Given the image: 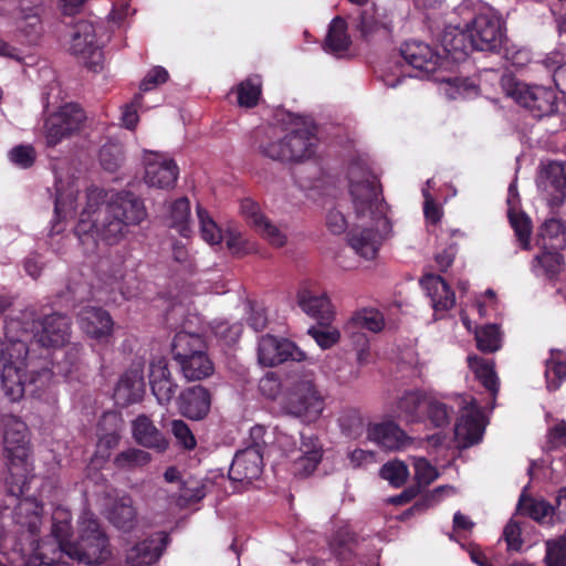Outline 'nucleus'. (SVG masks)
I'll use <instances>...</instances> for the list:
<instances>
[{
  "label": "nucleus",
  "instance_id": "obj_62",
  "mask_svg": "<svg viewBox=\"0 0 566 566\" xmlns=\"http://www.w3.org/2000/svg\"><path fill=\"white\" fill-rule=\"evenodd\" d=\"M240 212L242 217L252 226L258 228L264 220L265 216L261 212L259 205L250 198L243 199L240 203Z\"/></svg>",
  "mask_w": 566,
  "mask_h": 566
},
{
  "label": "nucleus",
  "instance_id": "obj_35",
  "mask_svg": "<svg viewBox=\"0 0 566 566\" xmlns=\"http://www.w3.org/2000/svg\"><path fill=\"white\" fill-rule=\"evenodd\" d=\"M536 244L542 250H563L566 247L565 226L554 218L546 220L539 229Z\"/></svg>",
  "mask_w": 566,
  "mask_h": 566
},
{
  "label": "nucleus",
  "instance_id": "obj_22",
  "mask_svg": "<svg viewBox=\"0 0 566 566\" xmlns=\"http://www.w3.org/2000/svg\"><path fill=\"white\" fill-rule=\"evenodd\" d=\"M367 439L386 450H399L406 446L408 437L394 421L368 422Z\"/></svg>",
  "mask_w": 566,
  "mask_h": 566
},
{
  "label": "nucleus",
  "instance_id": "obj_18",
  "mask_svg": "<svg viewBox=\"0 0 566 566\" xmlns=\"http://www.w3.org/2000/svg\"><path fill=\"white\" fill-rule=\"evenodd\" d=\"M293 462L294 473L305 476L314 472L323 457V448L314 436L301 434V444L296 450L287 451Z\"/></svg>",
  "mask_w": 566,
  "mask_h": 566
},
{
  "label": "nucleus",
  "instance_id": "obj_42",
  "mask_svg": "<svg viewBox=\"0 0 566 566\" xmlns=\"http://www.w3.org/2000/svg\"><path fill=\"white\" fill-rule=\"evenodd\" d=\"M109 521L118 530L129 532L136 524V510L130 497H122L115 502L111 512Z\"/></svg>",
  "mask_w": 566,
  "mask_h": 566
},
{
  "label": "nucleus",
  "instance_id": "obj_50",
  "mask_svg": "<svg viewBox=\"0 0 566 566\" xmlns=\"http://www.w3.org/2000/svg\"><path fill=\"white\" fill-rule=\"evenodd\" d=\"M542 63L552 73L556 87L566 95V62L563 54L558 51L552 52Z\"/></svg>",
  "mask_w": 566,
  "mask_h": 566
},
{
  "label": "nucleus",
  "instance_id": "obj_60",
  "mask_svg": "<svg viewBox=\"0 0 566 566\" xmlns=\"http://www.w3.org/2000/svg\"><path fill=\"white\" fill-rule=\"evenodd\" d=\"M255 230L274 247H283L286 243L285 233L268 218Z\"/></svg>",
  "mask_w": 566,
  "mask_h": 566
},
{
  "label": "nucleus",
  "instance_id": "obj_33",
  "mask_svg": "<svg viewBox=\"0 0 566 566\" xmlns=\"http://www.w3.org/2000/svg\"><path fill=\"white\" fill-rule=\"evenodd\" d=\"M133 434L136 441L146 448L164 451L168 446L161 432L145 415L137 417V419L133 422Z\"/></svg>",
  "mask_w": 566,
  "mask_h": 566
},
{
  "label": "nucleus",
  "instance_id": "obj_24",
  "mask_svg": "<svg viewBox=\"0 0 566 566\" xmlns=\"http://www.w3.org/2000/svg\"><path fill=\"white\" fill-rule=\"evenodd\" d=\"M149 384L153 395L161 406L175 397L178 385L172 380L165 359L153 360L149 366Z\"/></svg>",
  "mask_w": 566,
  "mask_h": 566
},
{
  "label": "nucleus",
  "instance_id": "obj_55",
  "mask_svg": "<svg viewBox=\"0 0 566 566\" xmlns=\"http://www.w3.org/2000/svg\"><path fill=\"white\" fill-rule=\"evenodd\" d=\"M409 475L407 465L398 460L385 463L380 469V476L391 485L401 486Z\"/></svg>",
  "mask_w": 566,
  "mask_h": 566
},
{
  "label": "nucleus",
  "instance_id": "obj_14",
  "mask_svg": "<svg viewBox=\"0 0 566 566\" xmlns=\"http://www.w3.org/2000/svg\"><path fill=\"white\" fill-rule=\"evenodd\" d=\"M70 50L81 56L85 64L94 72L102 67L103 53L96 40V29L88 21H78L71 35Z\"/></svg>",
  "mask_w": 566,
  "mask_h": 566
},
{
  "label": "nucleus",
  "instance_id": "obj_7",
  "mask_svg": "<svg viewBox=\"0 0 566 566\" xmlns=\"http://www.w3.org/2000/svg\"><path fill=\"white\" fill-rule=\"evenodd\" d=\"M78 536L65 547V555L86 565H99L111 556L108 538L98 520L90 511L78 517Z\"/></svg>",
  "mask_w": 566,
  "mask_h": 566
},
{
  "label": "nucleus",
  "instance_id": "obj_8",
  "mask_svg": "<svg viewBox=\"0 0 566 566\" xmlns=\"http://www.w3.org/2000/svg\"><path fill=\"white\" fill-rule=\"evenodd\" d=\"M9 319H19L22 324L15 338H23L25 342L30 334H33L36 342L43 347L60 348L64 346L71 337V322L69 317L62 314H52L44 317L41 328L34 333L36 327L34 313L27 310L19 317H10Z\"/></svg>",
  "mask_w": 566,
  "mask_h": 566
},
{
  "label": "nucleus",
  "instance_id": "obj_48",
  "mask_svg": "<svg viewBox=\"0 0 566 566\" xmlns=\"http://www.w3.org/2000/svg\"><path fill=\"white\" fill-rule=\"evenodd\" d=\"M517 510L537 522H543L553 514V507L543 500L521 495Z\"/></svg>",
  "mask_w": 566,
  "mask_h": 566
},
{
  "label": "nucleus",
  "instance_id": "obj_32",
  "mask_svg": "<svg viewBox=\"0 0 566 566\" xmlns=\"http://www.w3.org/2000/svg\"><path fill=\"white\" fill-rule=\"evenodd\" d=\"M202 353H206V343L198 333L182 329L175 335L172 356L177 363Z\"/></svg>",
  "mask_w": 566,
  "mask_h": 566
},
{
  "label": "nucleus",
  "instance_id": "obj_16",
  "mask_svg": "<svg viewBox=\"0 0 566 566\" xmlns=\"http://www.w3.org/2000/svg\"><path fill=\"white\" fill-rule=\"evenodd\" d=\"M485 428L484 416L473 398L465 400L461 416L455 423L454 437L459 447L468 448L481 441Z\"/></svg>",
  "mask_w": 566,
  "mask_h": 566
},
{
  "label": "nucleus",
  "instance_id": "obj_23",
  "mask_svg": "<svg viewBox=\"0 0 566 566\" xmlns=\"http://www.w3.org/2000/svg\"><path fill=\"white\" fill-rule=\"evenodd\" d=\"M177 405L180 413L192 420L205 418L211 406V396L202 386H193L180 392Z\"/></svg>",
  "mask_w": 566,
  "mask_h": 566
},
{
  "label": "nucleus",
  "instance_id": "obj_38",
  "mask_svg": "<svg viewBox=\"0 0 566 566\" xmlns=\"http://www.w3.org/2000/svg\"><path fill=\"white\" fill-rule=\"evenodd\" d=\"M439 92L448 99L469 98L478 94L476 85L464 77H441L437 76Z\"/></svg>",
  "mask_w": 566,
  "mask_h": 566
},
{
  "label": "nucleus",
  "instance_id": "obj_63",
  "mask_svg": "<svg viewBox=\"0 0 566 566\" xmlns=\"http://www.w3.org/2000/svg\"><path fill=\"white\" fill-rule=\"evenodd\" d=\"M171 431L179 444L185 449L191 450L196 447V439L187 423L182 420H174L171 422Z\"/></svg>",
  "mask_w": 566,
  "mask_h": 566
},
{
  "label": "nucleus",
  "instance_id": "obj_59",
  "mask_svg": "<svg viewBox=\"0 0 566 566\" xmlns=\"http://www.w3.org/2000/svg\"><path fill=\"white\" fill-rule=\"evenodd\" d=\"M413 468L419 484L429 485L438 478L437 469L424 458H413Z\"/></svg>",
  "mask_w": 566,
  "mask_h": 566
},
{
  "label": "nucleus",
  "instance_id": "obj_26",
  "mask_svg": "<svg viewBox=\"0 0 566 566\" xmlns=\"http://www.w3.org/2000/svg\"><path fill=\"white\" fill-rule=\"evenodd\" d=\"M538 187L546 192L553 203H559L566 198V170L558 161L544 166L538 180Z\"/></svg>",
  "mask_w": 566,
  "mask_h": 566
},
{
  "label": "nucleus",
  "instance_id": "obj_1",
  "mask_svg": "<svg viewBox=\"0 0 566 566\" xmlns=\"http://www.w3.org/2000/svg\"><path fill=\"white\" fill-rule=\"evenodd\" d=\"M84 199L74 232L86 252H94L99 241L108 245L119 243L130 227L147 218L143 200L129 191L114 193L106 200L102 189L90 188Z\"/></svg>",
  "mask_w": 566,
  "mask_h": 566
},
{
  "label": "nucleus",
  "instance_id": "obj_53",
  "mask_svg": "<svg viewBox=\"0 0 566 566\" xmlns=\"http://www.w3.org/2000/svg\"><path fill=\"white\" fill-rule=\"evenodd\" d=\"M197 216L201 238L210 245L219 244L222 241V234L214 220L201 206H197Z\"/></svg>",
  "mask_w": 566,
  "mask_h": 566
},
{
  "label": "nucleus",
  "instance_id": "obj_15",
  "mask_svg": "<svg viewBox=\"0 0 566 566\" xmlns=\"http://www.w3.org/2000/svg\"><path fill=\"white\" fill-rule=\"evenodd\" d=\"M258 359L263 366L273 367L289 359L305 361L308 357L293 342L272 335L262 336L258 346Z\"/></svg>",
  "mask_w": 566,
  "mask_h": 566
},
{
  "label": "nucleus",
  "instance_id": "obj_28",
  "mask_svg": "<svg viewBox=\"0 0 566 566\" xmlns=\"http://www.w3.org/2000/svg\"><path fill=\"white\" fill-rule=\"evenodd\" d=\"M420 284L431 300L436 312H446L454 306L455 294L440 275L427 274L421 279Z\"/></svg>",
  "mask_w": 566,
  "mask_h": 566
},
{
  "label": "nucleus",
  "instance_id": "obj_30",
  "mask_svg": "<svg viewBox=\"0 0 566 566\" xmlns=\"http://www.w3.org/2000/svg\"><path fill=\"white\" fill-rule=\"evenodd\" d=\"M55 214L65 219L72 217L77 208L78 186L74 178H64L62 172H56L55 182Z\"/></svg>",
  "mask_w": 566,
  "mask_h": 566
},
{
  "label": "nucleus",
  "instance_id": "obj_11",
  "mask_svg": "<svg viewBox=\"0 0 566 566\" xmlns=\"http://www.w3.org/2000/svg\"><path fill=\"white\" fill-rule=\"evenodd\" d=\"M282 409L286 415L310 424L321 418L325 409V400L316 385L311 379H304L295 382L290 389Z\"/></svg>",
  "mask_w": 566,
  "mask_h": 566
},
{
  "label": "nucleus",
  "instance_id": "obj_61",
  "mask_svg": "<svg viewBox=\"0 0 566 566\" xmlns=\"http://www.w3.org/2000/svg\"><path fill=\"white\" fill-rule=\"evenodd\" d=\"M510 221L512 228L518 241L522 243L524 249H528L530 235H531V222L525 214H512L510 213Z\"/></svg>",
  "mask_w": 566,
  "mask_h": 566
},
{
  "label": "nucleus",
  "instance_id": "obj_10",
  "mask_svg": "<svg viewBox=\"0 0 566 566\" xmlns=\"http://www.w3.org/2000/svg\"><path fill=\"white\" fill-rule=\"evenodd\" d=\"M470 45L479 51L497 52L505 41L504 22L490 7L474 10V17L465 22Z\"/></svg>",
  "mask_w": 566,
  "mask_h": 566
},
{
  "label": "nucleus",
  "instance_id": "obj_51",
  "mask_svg": "<svg viewBox=\"0 0 566 566\" xmlns=\"http://www.w3.org/2000/svg\"><path fill=\"white\" fill-rule=\"evenodd\" d=\"M261 95V80L259 76H250L238 86V103L243 107H254Z\"/></svg>",
  "mask_w": 566,
  "mask_h": 566
},
{
  "label": "nucleus",
  "instance_id": "obj_37",
  "mask_svg": "<svg viewBox=\"0 0 566 566\" xmlns=\"http://www.w3.org/2000/svg\"><path fill=\"white\" fill-rule=\"evenodd\" d=\"M385 326L382 314L375 308H364L356 312L346 324V332L349 335L353 333H361L360 329H367L373 333L380 332Z\"/></svg>",
  "mask_w": 566,
  "mask_h": 566
},
{
  "label": "nucleus",
  "instance_id": "obj_9",
  "mask_svg": "<svg viewBox=\"0 0 566 566\" xmlns=\"http://www.w3.org/2000/svg\"><path fill=\"white\" fill-rule=\"evenodd\" d=\"M501 86L506 96L528 109L534 117L548 116L557 109L556 94L549 87L530 85L509 74L501 77Z\"/></svg>",
  "mask_w": 566,
  "mask_h": 566
},
{
  "label": "nucleus",
  "instance_id": "obj_5",
  "mask_svg": "<svg viewBox=\"0 0 566 566\" xmlns=\"http://www.w3.org/2000/svg\"><path fill=\"white\" fill-rule=\"evenodd\" d=\"M2 422L3 443L9 462V478L6 483L9 494L18 497L28 490L29 475L32 471L29 463L27 426L14 416H4Z\"/></svg>",
  "mask_w": 566,
  "mask_h": 566
},
{
  "label": "nucleus",
  "instance_id": "obj_4",
  "mask_svg": "<svg viewBox=\"0 0 566 566\" xmlns=\"http://www.w3.org/2000/svg\"><path fill=\"white\" fill-rule=\"evenodd\" d=\"M21 324L19 319H8L4 325L6 339L0 338L1 387L11 401L22 398L28 386L31 387L36 382L44 385L54 373L49 369H42L38 373L32 371L30 381L27 384L24 369L29 348L23 338H15V332H18Z\"/></svg>",
  "mask_w": 566,
  "mask_h": 566
},
{
  "label": "nucleus",
  "instance_id": "obj_39",
  "mask_svg": "<svg viewBox=\"0 0 566 566\" xmlns=\"http://www.w3.org/2000/svg\"><path fill=\"white\" fill-rule=\"evenodd\" d=\"M178 364L184 377L188 381L201 380L211 376L214 371V366L207 353L195 355Z\"/></svg>",
  "mask_w": 566,
  "mask_h": 566
},
{
  "label": "nucleus",
  "instance_id": "obj_54",
  "mask_svg": "<svg viewBox=\"0 0 566 566\" xmlns=\"http://www.w3.org/2000/svg\"><path fill=\"white\" fill-rule=\"evenodd\" d=\"M478 348L482 352L493 353L501 347V335L495 325H486L475 331Z\"/></svg>",
  "mask_w": 566,
  "mask_h": 566
},
{
  "label": "nucleus",
  "instance_id": "obj_45",
  "mask_svg": "<svg viewBox=\"0 0 566 566\" xmlns=\"http://www.w3.org/2000/svg\"><path fill=\"white\" fill-rule=\"evenodd\" d=\"M559 251L560 250H543L541 254L536 255L532 265L534 273L547 276L557 274L563 266V256Z\"/></svg>",
  "mask_w": 566,
  "mask_h": 566
},
{
  "label": "nucleus",
  "instance_id": "obj_31",
  "mask_svg": "<svg viewBox=\"0 0 566 566\" xmlns=\"http://www.w3.org/2000/svg\"><path fill=\"white\" fill-rule=\"evenodd\" d=\"M297 303L304 313L322 323L329 322L333 317V307L325 293L317 294L303 287L297 293Z\"/></svg>",
  "mask_w": 566,
  "mask_h": 566
},
{
  "label": "nucleus",
  "instance_id": "obj_20",
  "mask_svg": "<svg viewBox=\"0 0 566 566\" xmlns=\"http://www.w3.org/2000/svg\"><path fill=\"white\" fill-rule=\"evenodd\" d=\"M168 543V535L158 532L137 543L126 554L129 566H148L157 562Z\"/></svg>",
  "mask_w": 566,
  "mask_h": 566
},
{
  "label": "nucleus",
  "instance_id": "obj_19",
  "mask_svg": "<svg viewBox=\"0 0 566 566\" xmlns=\"http://www.w3.org/2000/svg\"><path fill=\"white\" fill-rule=\"evenodd\" d=\"M400 55L415 70L429 74L441 65V59L431 46L420 41H408L400 48Z\"/></svg>",
  "mask_w": 566,
  "mask_h": 566
},
{
  "label": "nucleus",
  "instance_id": "obj_27",
  "mask_svg": "<svg viewBox=\"0 0 566 566\" xmlns=\"http://www.w3.org/2000/svg\"><path fill=\"white\" fill-rule=\"evenodd\" d=\"M429 396L421 390H405L391 407L392 416L407 422H421Z\"/></svg>",
  "mask_w": 566,
  "mask_h": 566
},
{
  "label": "nucleus",
  "instance_id": "obj_36",
  "mask_svg": "<svg viewBox=\"0 0 566 566\" xmlns=\"http://www.w3.org/2000/svg\"><path fill=\"white\" fill-rule=\"evenodd\" d=\"M468 38L469 33L465 24L447 28L441 38V43L448 56L455 61L464 59L468 55L469 46H471L467 42Z\"/></svg>",
  "mask_w": 566,
  "mask_h": 566
},
{
  "label": "nucleus",
  "instance_id": "obj_17",
  "mask_svg": "<svg viewBox=\"0 0 566 566\" xmlns=\"http://www.w3.org/2000/svg\"><path fill=\"white\" fill-rule=\"evenodd\" d=\"M179 169L176 163L164 154L149 153L145 157V182L150 187L168 189L175 186Z\"/></svg>",
  "mask_w": 566,
  "mask_h": 566
},
{
  "label": "nucleus",
  "instance_id": "obj_47",
  "mask_svg": "<svg viewBox=\"0 0 566 566\" xmlns=\"http://www.w3.org/2000/svg\"><path fill=\"white\" fill-rule=\"evenodd\" d=\"M151 457L148 452L129 448L119 452L114 459V465L119 470H134L148 464Z\"/></svg>",
  "mask_w": 566,
  "mask_h": 566
},
{
  "label": "nucleus",
  "instance_id": "obj_6",
  "mask_svg": "<svg viewBox=\"0 0 566 566\" xmlns=\"http://www.w3.org/2000/svg\"><path fill=\"white\" fill-rule=\"evenodd\" d=\"M317 147V137L313 126L296 120L284 137H269L261 142V155L279 161H301L311 158Z\"/></svg>",
  "mask_w": 566,
  "mask_h": 566
},
{
  "label": "nucleus",
  "instance_id": "obj_46",
  "mask_svg": "<svg viewBox=\"0 0 566 566\" xmlns=\"http://www.w3.org/2000/svg\"><path fill=\"white\" fill-rule=\"evenodd\" d=\"M338 423L343 433L353 439L359 438L367 428L361 412L353 408L342 411Z\"/></svg>",
  "mask_w": 566,
  "mask_h": 566
},
{
  "label": "nucleus",
  "instance_id": "obj_44",
  "mask_svg": "<svg viewBox=\"0 0 566 566\" xmlns=\"http://www.w3.org/2000/svg\"><path fill=\"white\" fill-rule=\"evenodd\" d=\"M545 378L549 390L558 389L566 379V360L562 352L552 350L551 357L546 360Z\"/></svg>",
  "mask_w": 566,
  "mask_h": 566
},
{
  "label": "nucleus",
  "instance_id": "obj_41",
  "mask_svg": "<svg viewBox=\"0 0 566 566\" xmlns=\"http://www.w3.org/2000/svg\"><path fill=\"white\" fill-rule=\"evenodd\" d=\"M206 496V486L202 482L189 479L182 482L178 495L168 499V509L185 507L190 503L200 501Z\"/></svg>",
  "mask_w": 566,
  "mask_h": 566
},
{
  "label": "nucleus",
  "instance_id": "obj_29",
  "mask_svg": "<svg viewBox=\"0 0 566 566\" xmlns=\"http://www.w3.org/2000/svg\"><path fill=\"white\" fill-rule=\"evenodd\" d=\"M357 28L366 40L385 39L391 33V19L386 11L371 7L361 12Z\"/></svg>",
  "mask_w": 566,
  "mask_h": 566
},
{
  "label": "nucleus",
  "instance_id": "obj_3",
  "mask_svg": "<svg viewBox=\"0 0 566 566\" xmlns=\"http://www.w3.org/2000/svg\"><path fill=\"white\" fill-rule=\"evenodd\" d=\"M41 505L32 497L20 500L15 509V521L22 527H27V541H29L30 552L40 565L51 566L61 560L65 555V547L74 542L70 541L72 534L71 512L63 507H57L53 513L52 535L54 543H40L35 536L41 525Z\"/></svg>",
  "mask_w": 566,
  "mask_h": 566
},
{
  "label": "nucleus",
  "instance_id": "obj_64",
  "mask_svg": "<svg viewBox=\"0 0 566 566\" xmlns=\"http://www.w3.org/2000/svg\"><path fill=\"white\" fill-rule=\"evenodd\" d=\"M308 334L315 339L322 349L331 348L339 340L340 337L339 332L335 328L319 329L312 327L308 329Z\"/></svg>",
  "mask_w": 566,
  "mask_h": 566
},
{
  "label": "nucleus",
  "instance_id": "obj_25",
  "mask_svg": "<svg viewBox=\"0 0 566 566\" xmlns=\"http://www.w3.org/2000/svg\"><path fill=\"white\" fill-rule=\"evenodd\" d=\"M81 329L90 337L104 340L112 335L113 321L111 315L99 307L86 306L78 314Z\"/></svg>",
  "mask_w": 566,
  "mask_h": 566
},
{
  "label": "nucleus",
  "instance_id": "obj_40",
  "mask_svg": "<svg viewBox=\"0 0 566 566\" xmlns=\"http://www.w3.org/2000/svg\"><path fill=\"white\" fill-rule=\"evenodd\" d=\"M349 45L350 38L347 34V23L340 17H336L331 22L325 39V50L334 54H340L347 51Z\"/></svg>",
  "mask_w": 566,
  "mask_h": 566
},
{
  "label": "nucleus",
  "instance_id": "obj_2",
  "mask_svg": "<svg viewBox=\"0 0 566 566\" xmlns=\"http://www.w3.org/2000/svg\"><path fill=\"white\" fill-rule=\"evenodd\" d=\"M348 179L353 208L361 228L349 233L348 242L357 254L370 260L376 256L381 240L391 229L386 216L387 207L380 197L377 178L369 170L353 164Z\"/></svg>",
  "mask_w": 566,
  "mask_h": 566
},
{
  "label": "nucleus",
  "instance_id": "obj_57",
  "mask_svg": "<svg viewBox=\"0 0 566 566\" xmlns=\"http://www.w3.org/2000/svg\"><path fill=\"white\" fill-rule=\"evenodd\" d=\"M8 157L13 165L27 169L34 164L36 153L31 145H18L9 150Z\"/></svg>",
  "mask_w": 566,
  "mask_h": 566
},
{
  "label": "nucleus",
  "instance_id": "obj_52",
  "mask_svg": "<svg viewBox=\"0 0 566 566\" xmlns=\"http://www.w3.org/2000/svg\"><path fill=\"white\" fill-rule=\"evenodd\" d=\"M99 163L102 167L109 171H116L124 163L123 146L116 142H108L99 150Z\"/></svg>",
  "mask_w": 566,
  "mask_h": 566
},
{
  "label": "nucleus",
  "instance_id": "obj_12",
  "mask_svg": "<svg viewBox=\"0 0 566 566\" xmlns=\"http://www.w3.org/2000/svg\"><path fill=\"white\" fill-rule=\"evenodd\" d=\"M266 430L262 426L251 429L250 438L252 443L245 449L238 451L229 469L231 481L242 484H250L259 479L263 470V454L266 447Z\"/></svg>",
  "mask_w": 566,
  "mask_h": 566
},
{
  "label": "nucleus",
  "instance_id": "obj_21",
  "mask_svg": "<svg viewBox=\"0 0 566 566\" xmlns=\"http://www.w3.org/2000/svg\"><path fill=\"white\" fill-rule=\"evenodd\" d=\"M144 395V373L139 366H135L124 373L114 390L115 402L120 407H126L132 403L139 402Z\"/></svg>",
  "mask_w": 566,
  "mask_h": 566
},
{
  "label": "nucleus",
  "instance_id": "obj_49",
  "mask_svg": "<svg viewBox=\"0 0 566 566\" xmlns=\"http://www.w3.org/2000/svg\"><path fill=\"white\" fill-rule=\"evenodd\" d=\"M424 411L430 422L437 428L448 426L453 413V410L446 402L433 396L427 398Z\"/></svg>",
  "mask_w": 566,
  "mask_h": 566
},
{
  "label": "nucleus",
  "instance_id": "obj_56",
  "mask_svg": "<svg viewBox=\"0 0 566 566\" xmlns=\"http://www.w3.org/2000/svg\"><path fill=\"white\" fill-rule=\"evenodd\" d=\"M547 566H566V535L546 542Z\"/></svg>",
  "mask_w": 566,
  "mask_h": 566
},
{
  "label": "nucleus",
  "instance_id": "obj_13",
  "mask_svg": "<svg viewBox=\"0 0 566 566\" xmlns=\"http://www.w3.org/2000/svg\"><path fill=\"white\" fill-rule=\"evenodd\" d=\"M84 111L73 103L61 106L45 122V140L49 146L57 145L63 138L77 133L85 120Z\"/></svg>",
  "mask_w": 566,
  "mask_h": 566
},
{
  "label": "nucleus",
  "instance_id": "obj_34",
  "mask_svg": "<svg viewBox=\"0 0 566 566\" xmlns=\"http://www.w3.org/2000/svg\"><path fill=\"white\" fill-rule=\"evenodd\" d=\"M166 222L168 227L185 238L192 234L191 209L188 198L181 197L169 206Z\"/></svg>",
  "mask_w": 566,
  "mask_h": 566
},
{
  "label": "nucleus",
  "instance_id": "obj_43",
  "mask_svg": "<svg viewBox=\"0 0 566 566\" xmlns=\"http://www.w3.org/2000/svg\"><path fill=\"white\" fill-rule=\"evenodd\" d=\"M468 364L470 369L482 385L493 395L499 390L497 377L493 364L478 356H469Z\"/></svg>",
  "mask_w": 566,
  "mask_h": 566
},
{
  "label": "nucleus",
  "instance_id": "obj_58",
  "mask_svg": "<svg viewBox=\"0 0 566 566\" xmlns=\"http://www.w3.org/2000/svg\"><path fill=\"white\" fill-rule=\"evenodd\" d=\"M18 29L22 32L25 38L29 40L36 39L42 31V23L38 11H31L30 13H24L18 20Z\"/></svg>",
  "mask_w": 566,
  "mask_h": 566
}]
</instances>
